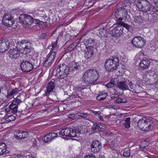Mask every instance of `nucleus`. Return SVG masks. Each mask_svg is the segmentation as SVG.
Here are the masks:
<instances>
[{
  "mask_svg": "<svg viewBox=\"0 0 158 158\" xmlns=\"http://www.w3.org/2000/svg\"><path fill=\"white\" fill-rule=\"evenodd\" d=\"M154 125L152 121L145 117H143L136 123L135 126L141 130L148 131L153 129Z\"/></svg>",
  "mask_w": 158,
  "mask_h": 158,
  "instance_id": "1",
  "label": "nucleus"
},
{
  "mask_svg": "<svg viewBox=\"0 0 158 158\" xmlns=\"http://www.w3.org/2000/svg\"><path fill=\"white\" fill-rule=\"evenodd\" d=\"M99 77L98 72L94 69H89L84 73L83 76L84 82L91 84L96 82Z\"/></svg>",
  "mask_w": 158,
  "mask_h": 158,
  "instance_id": "2",
  "label": "nucleus"
},
{
  "mask_svg": "<svg viewBox=\"0 0 158 158\" xmlns=\"http://www.w3.org/2000/svg\"><path fill=\"white\" fill-rule=\"evenodd\" d=\"M37 59H32L30 60V61H23L21 64V67L22 70L25 73H28L31 71L35 70L38 64L37 62Z\"/></svg>",
  "mask_w": 158,
  "mask_h": 158,
  "instance_id": "3",
  "label": "nucleus"
},
{
  "mask_svg": "<svg viewBox=\"0 0 158 158\" xmlns=\"http://www.w3.org/2000/svg\"><path fill=\"white\" fill-rule=\"evenodd\" d=\"M118 65V59L116 56L107 59L105 63V69L108 72H112L115 70Z\"/></svg>",
  "mask_w": 158,
  "mask_h": 158,
  "instance_id": "4",
  "label": "nucleus"
},
{
  "mask_svg": "<svg viewBox=\"0 0 158 158\" xmlns=\"http://www.w3.org/2000/svg\"><path fill=\"white\" fill-rule=\"evenodd\" d=\"M135 3L139 10L144 12L149 11L151 8V4L147 0H136Z\"/></svg>",
  "mask_w": 158,
  "mask_h": 158,
  "instance_id": "5",
  "label": "nucleus"
},
{
  "mask_svg": "<svg viewBox=\"0 0 158 158\" xmlns=\"http://www.w3.org/2000/svg\"><path fill=\"white\" fill-rule=\"evenodd\" d=\"M56 72V75L58 78H64L69 73V67L64 64H60Z\"/></svg>",
  "mask_w": 158,
  "mask_h": 158,
  "instance_id": "6",
  "label": "nucleus"
},
{
  "mask_svg": "<svg viewBox=\"0 0 158 158\" xmlns=\"http://www.w3.org/2000/svg\"><path fill=\"white\" fill-rule=\"evenodd\" d=\"M56 72V75L58 78H64L69 73V67L64 64H60Z\"/></svg>",
  "mask_w": 158,
  "mask_h": 158,
  "instance_id": "7",
  "label": "nucleus"
},
{
  "mask_svg": "<svg viewBox=\"0 0 158 158\" xmlns=\"http://www.w3.org/2000/svg\"><path fill=\"white\" fill-rule=\"evenodd\" d=\"M56 72V75L58 78H64L69 73V67L64 64H60Z\"/></svg>",
  "mask_w": 158,
  "mask_h": 158,
  "instance_id": "8",
  "label": "nucleus"
},
{
  "mask_svg": "<svg viewBox=\"0 0 158 158\" xmlns=\"http://www.w3.org/2000/svg\"><path fill=\"white\" fill-rule=\"evenodd\" d=\"M19 21L27 26L30 25L33 22V18L30 15L23 14L20 15Z\"/></svg>",
  "mask_w": 158,
  "mask_h": 158,
  "instance_id": "9",
  "label": "nucleus"
},
{
  "mask_svg": "<svg viewBox=\"0 0 158 158\" xmlns=\"http://www.w3.org/2000/svg\"><path fill=\"white\" fill-rule=\"evenodd\" d=\"M131 42L134 46L138 48H142L145 44V41L143 38L137 36L133 38Z\"/></svg>",
  "mask_w": 158,
  "mask_h": 158,
  "instance_id": "10",
  "label": "nucleus"
},
{
  "mask_svg": "<svg viewBox=\"0 0 158 158\" xmlns=\"http://www.w3.org/2000/svg\"><path fill=\"white\" fill-rule=\"evenodd\" d=\"M2 22L3 25L6 26L10 27L14 23L15 20L10 15L6 14L3 16Z\"/></svg>",
  "mask_w": 158,
  "mask_h": 158,
  "instance_id": "11",
  "label": "nucleus"
},
{
  "mask_svg": "<svg viewBox=\"0 0 158 158\" xmlns=\"http://www.w3.org/2000/svg\"><path fill=\"white\" fill-rule=\"evenodd\" d=\"M59 134L64 136L73 137H75L76 135L75 133L73 132V129L68 127L62 130L60 132Z\"/></svg>",
  "mask_w": 158,
  "mask_h": 158,
  "instance_id": "12",
  "label": "nucleus"
},
{
  "mask_svg": "<svg viewBox=\"0 0 158 158\" xmlns=\"http://www.w3.org/2000/svg\"><path fill=\"white\" fill-rule=\"evenodd\" d=\"M10 42L6 39L0 40V52L3 53L8 50L9 48Z\"/></svg>",
  "mask_w": 158,
  "mask_h": 158,
  "instance_id": "13",
  "label": "nucleus"
},
{
  "mask_svg": "<svg viewBox=\"0 0 158 158\" xmlns=\"http://www.w3.org/2000/svg\"><path fill=\"white\" fill-rule=\"evenodd\" d=\"M123 27L118 25V26L112 30L110 34L112 36L114 37H120L123 34Z\"/></svg>",
  "mask_w": 158,
  "mask_h": 158,
  "instance_id": "14",
  "label": "nucleus"
},
{
  "mask_svg": "<svg viewBox=\"0 0 158 158\" xmlns=\"http://www.w3.org/2000/svg\"><path fill=\"white\" fill-rule=\"evenodd\" d=\"M56 55L55 51L49 53L48 56L44 61V66L48 67L51 65L54 61V58Z\"/></svg>",
  "mask_w": 158,
  "mask_h": 158,
  "instance_id": "15",
  "label": "nucleus"
},
{
  "mask_svg": "<svg viewBox=\"0 0 158 158\" xmlns=\"http://www.w3.org/2000/svg\"><path fill=\"white\" fill-rule=\"evenodd\" d=\"M32 44L31 42L27 43V45H25L24 47L19 49L20 53L23 54H26L30 52L33 50Z\"/></svg>",
  "mask_w": 158,
  "mask_h": 158,
  "instance_id": "16",
  "label": "nucleus"
},
{
  "mask_svg": "<svg viewBox=\"0 0 158 158\" xmlns=\"http://www.w3.org/2000/svg\"><path fill=\"white\" fill-rule=\"evenodd\" d=\"M28 133L27 132L18 130L15 132L14 136L16 139H20L27 138L28 136Z\"/></svg>",
  "mask_w": 158,
  "mask_h": 158,
  "instance_id": "17",
  "label": "nucleus"
},
{
  "mask_svg": "<svg viewBox=\"0 0 158 158\" xmlns=\"http://www.w3.org/2000/svg\"><path fill=\"white\" fill-rule=\"evenodd\" d=\"M101 148V143L98 141L94 140L91 145V151L94 153L97 152Z\"/></svg>",
  "mask_w": 158,
  "mask_h": 158,
  "instance_id": "18",
  "label": "nucleus"
},
{
  "mask_svg": "<svg viewBox=\"0 0 158 158\" xmlns=\"http://www.w3.org/2000/svg\"><path fill=\"white\" fill-rule=\"evenodd\" d=\"M19 49H10L8 53L10 57L15 59H17L20 56Z\"/></svg>",
  "mask_w": 158,
  "mask_h": 158,
  "instance_id": "19",
  "label": "nucleus"
},
{
  "mask_svg": "<svg viewBox=\"0 0 158 158\" xmlns=\"http://www.w3.org/2000/svg\"><path fill=\"white\" fill-rule=\"evenodd\" d=\"M122 14V16L124 18H126L127 16V12L124 11V9H122L121 8H118L117 9L116 11L114 13V18H116V20L118 21L119 20V18L120 17H118L117 16H121V15Z\"/></svg>",
  "mask_w": 158,
  "mask_h": 158,
  "instance_id": "20",
  "label": "nucleus"
},
{
  "mask_svg": "<svg viewBox=\"0 0 158 158\" xmlns=\"http://www.w3.org/2000/svg\"><path fill=\"white\" fill-rule=\"evenodd\" d=\"M55 79H52L48 84L47 86V92L44 94L48 95L54 89L55 87Z\"/></svg>",
  "mask_w": 158,
  "mask_h": 158,
  "instance_id": "21",
  "label": "nucleus"
},
{
  "mask_svg": "<svg viewBox=\"0 0 158 158\" xmlns=\"http://www.w3.org/2000/svg\"><path fill=\"white\" fill-rule=\"evenodd\" d=\"M95 42V41L94 39L89 38L85 42L84 44L87 49H93L94 48L93 46Z\"/></svg>",
  "mask_w": 158,
  "mask_h": 158,
  "instance_id": "22",
  "label": "nucleus"
},
{
  "mask_svg": "<svg viewBox=\"0 0 158 158\" xmlns=\"http://www.w3.org/2000/svg\"><path fill=\"white\" fill-rule=\"evenodd\" d=\"M79 64L78 62L75 61H70L69 64V71H76L78 70Z\"/></svg>",
  "mask_w": 158,
  "mask_h": 158,
  "instance_id": "23",
  "label": "nucleus"
},
{
  "mask_svg": "<svg viewBox=\"0 0 158 158\" xmlns=\"http://www.w3.org/2000/svg\"><path fill=\"white\" fill-rule=\"evenodd\" d=\"M150 64V61L148 59H143L139 64V68L142 69H146Z\"/></svg>",
  "mask_w": 158,
  "mask_h": 158,
  "instance_id": "24",
  "label": "nucleus"
},
{
  "mask_svg": "<svg viewBox=\"0 0 158 158\" xmlns=\"http://www.w3.org/2000/svg\"><path fill=\"white\" fill-rule=\"evenodd\" d=\"M123 19L122 18L120 17L119 18V20L117 22V24L119 25L120 26H121L123 27H125L128 31L131 32L132 31L131 26L123 22H122V20Z\"/></svg>",
  "mask_w": 158,
  "mask_h": 158,
  "instance_id": "25",
  "label": "nucleus"
},
{
  "mask_svg": "<svg viewBox=\"0 0 158 158\" xmlns=\"http://www.w3.org/2000/svg\"><path fill=\"white\" fill-rule=\"evenodd\" d=\"M119 89L125 90H130L128 88V85L126 83L125 81H118L116 85Z\"/></svg>",
  "mask_w": 158,
  "mask_h": 158,
  "instance_id": "26",
  "label": "nucleus"
},
{
  "mask_svg": "<svg viewBox=\"0 0 158 158\" xmlns=\"http://www.w3.org/2000/svg\"><path fill=\"white\" fill-rule=\"evenodd\" d=\"M7 145L6 143L1 142L0 143V155L6 154Z\"/></svg>",
  "mask_w": 158,
  "mask_h": 158,
  "instance_id": "27",
  "label": "nucleus"
},
{
  "mask_svg": "<svg viewBox=\"0 0 158 158\" xmlns=\"http://www.w3.org/2000/svg\"><path fill=\"white\" fill-rule=\"evenodd\" d=\"M151 11L154 14L158 15V2H154L151 4Z\"/></svg>",
  "mask_w": 158,
  "mask_h": 158,
  "instance_id": "28",
  "label": "nucleus"
},
{
  "mask_svg": "<svg viewBox=\"0 0 158 158\" xmlns=\"http://www.w3.org/2000/svg\"><path fill=\"white\" fill-rule=\"evenodd\" d=\"M29 42H31L29 40H27L25 39H24L20 41H19L17 42L16 44V48L18 49H20L21 48H22V46H21V45H24V46L27 45V43Z\"/></svg>",
  "mask_w": 158,
  "mask_h": 158,
  "instance_id": "29",
  "label": "nucleus"
},
{
  "mask_svg": "<svg viewBox=\"0 0 158 158\" xmlns=\"http://www.w3.org/2000/svg\"><path fill=\"white\" fill-rule=\"evenodd\" d=\"M107 94L104 92H99L98 96L97 97V99L98 100H103L105 99L107 96Z\"/></svg>",
  "mask_w": 158,
  "mask_h": 158,
  "instance_id": "30",
  "label": "nucleus"
},
{
  "mask_svg": "<svg viewBox=\"0 0 158 158\" xmlns=\"http://www.w3.org/2000/svg\"><path fill=\"white\" fill-rule=\"evenodd\" d=\"M10 111L13 114L16 113L17 111L18 106L15 104H13L12 102L9 106Z\"/></svg>",
  "mask_w": 158,
  "mask_h": 158,
  "instance_id": "31",
  "label": "nucleus"
},
{
  "mask_svg": "<svg viewBox=\"0 0 158 158\" xmlns=\"http://www.w3.org/2000/svg\"><path fill=\"white\" fill-rule=\"evenodd\" d=\"M93 49H87L86 51L85 55V57L87 59H88L91 58L94 55V53Z\"/></svg>",
  "mask_w": 158,
  "mask_h": 158,
  "instance_id": "32",
  "label": "nucleus"
},
{
  "mask_svg": "<svg viewBox=\"0 0 158 158\" xmlns=\"http://www.w3.org/2000/svg\"><path fill=\"white\" fill-rule=\"evenodd\" d=\"M100 126L99 123L95 122L91 127L92 131L94 133L96 132L97 129L98 130L99 128H102V127H101Z\"/></svg>",
  "mask_w": 158,
  "mask_h": 158,
  "instance_id": "33",
  "label": "nucleus"
},
{
  "mask_svg": "<svg viewBox=\"0 0 158 158\" xmlns=\"http://www.w3.org/2000/svg\"><path fill=\"white\" fill-rule=\"evenodd\" d=\"M57 43L58 42L56 40L55 41L51 43V45L49 46L48 48L51 49L52 51L56 50L58 47Z\"/></svg>",
  "mask_w": 158,
  "mask_h": 158,
  "instance_id": "34",
  "label": "nucleus"
},
{
  "mask_svg": "<svg viewBox=\"0 0 158 158\" xmlns=\"http://www.w3.org/2000/svg\"><path fill=\"white\" fill-rule=\"evenodd\" d=\"M99 34L100 36L102 37H106L108 36V33L106 31L104 28H101L99 31Z\"/></svg>",
  "mask_w": 158,
  "mask_h": 158,
  "instance_id": "35",
  "label": "nucleus"
},
{
  "mask_svg": "<svg viewBox=\"0 0 158 158\" xmlns=\"http://www.w3.org/2000/svg\"><path fill=\"white\" fill-rule=\"evenodd\" d=\"M130 118H126L125 120V123L123 125L125 126V127L127 128H128L130 127Z\"/></svg>",
  "mask_w": 158,
  "mask_h": 158,
  "instance_id": "36",
  "label": "nucleus"
},
{
  "mask_svg": "<svg viewBox=\"0 0 158 158\" xmlns=\"http://www.w3.org/2000/svg\"><path fill=\"white\" fill-rule=\"evenodd\" d=\"M22 102V101L21 100L20 97L19 96H18L16 98L15 100L13 101L12 104H15L18 106V105Z\"/></svg>",
  "mask_w": 158,
  "mask_h": 158,
  "instance_id": "37",
  "label": "nucleus"
},
{
  "mask_svg": "<svg viewBox=\"0 0 158 158\" xmlns=\"http://www.w3.org/2000/svg\"><path fill=\"white\" fill-rule=\"evenodd\" d=\"M115 81L111 80V81L106 85V86L108 88H111L114 87V85H116Z\"/></svg>",
  "mask_w": 158,
  "mask_h": 158,
  "instance_id": "38",
  "label": "nucleus"
},
{
  "mask_svg": "<svg viewBox=\"0 0 158 158\" xmlns=\"http://www.w3.org/2000/svg\"><path fill=\"white\" fill-rule=\"evenodd\" d=\"M18 90V88H15L12 89L11 91H10L9 93L8 91V94L6 96V97L7 98L9 96H12L14 94L17 92Z\"/></svg>",
  "mask_w": 158,
  "mask_h": 158,
  "instance_id": "39",
  "label": "nucleus"
},
{
  "mask_svg": "<svg viewBox=\"0 0 158 158\" xmlns=\"http://www.w3.org/2000/svg\"><path fill=\"white\" fill-rule=\"evenodd\" d=\"M51 138V137H50V135H48V134L47 135H46L45 136L44 138V142L46 143H47L51 141L52 140V138Z\"/></svg>",
  "mask_w": 158,
  "mask_h": 158,
  "instance_id": "40",
  "label": "nucleus"
},
{
  "mask_svg": "<svg viewBox=\"0 0 158 158\" xmlns=\"http://www.w3.org/2000/svg\"><path fill=\"white\" fill-rule=\"evenodd\" d=\"M77 117H80L81 118H85L88 116V114L86 113H79L77 114Z\"/></svg>",
  "mask_w": 158,
  "mask_h": 158,
  "instance_id": "41",
  "label": "nucleus"
},
{
  "mask_svg": "<svg viewBox=\"0 0 158 158\" xmlns=\"http://www.w3.org/2000/svg\"><path fill=\"white\" fill-rule=\"evenodd\" d=\"M149 144V143L146 141H143L141 142L140 144V148H145L147 147Z\"/></svg>",
  "mask_w": 158,
  "mask_h": 158,
  "instance_id": "42",
  "label": "nucleus"
},
{
  "mask_svg": "<svg viewBox=\"0 0 158 158\" xmlns=\"http://www.w3.org/2000/svg\"><path fill=\"white\" fill-rule=\"evenodd\" d=\"M134 21L136 23H141L143 22V19L140 16L135 17L134 19Z\"/></svg>",
  "mask_w": 158,
  "mask_h": 158,
  "instance_id": "43",
  "label": "nucleus"
},
{
  "mask_svg": "<svg viewBox=\"0 0 158 158\" xmlns=\"http://www.w3.org/2000/svg\"><path fill=\"white\" fill-rule=\"evenodd\" d=\"M47 36V34L46 33H42L39 36V40H43Z\"/></svg>",
  "mask_w": 158,
  "mask_h": 158,
  "instance_id": "44",
  "label": "nucleus"
},
{
  "mask_svg": "<svg viewBox=\"0 0 158 158\" xmlns=\"http://www.w3.org/2000/svg\"><path fill=\"white\" fill-rule=\"evenodd\" d=\"M8 116V117L6 118V120L8 121L11 122L14 120L15 119V116L13 115Z\"/></svg>",
  "mask_w": 158,
  "mask_h": 158,
  "instance_id": "45",
  "label": "nucleus"
},
{
  "mask_svg": "<svg viewBox=\"0 0 158 158\" xmlns=\"http://www.w3.org/2000/svg\"><path fill=\"white\" fill-rule=\"evenodd\" d=\"M48 134L50 135V137H51V138H52V140L53 139L57 137V134L54 132L50 133Z\"/></svg>",
  "mask_w": 158,
  "mask_h": 158,
  "instance_id": "46",
  "label": "nucleus"
},
{
  "mask_svg": "<svg viewBox=\"0 0 158 158\" xmlns=\"http://www.w3.org/2000/svg\"><path fill=\"white\" fill-rule=\"evenodd\" d=\"M68 117L69 118L72 119H74L76 118H77V114H69L68 115Z\"/></svg>",
  "mask_w": 158,
  "mask_h": 158,
  "instance_id": "47",
  "label": "nucleus"
},
{
  "mask_svg": "<svg viewBox=\"0 0 158 158\" xmlns=\"http://www.w3.org/2000/svg\"><path fill=\"white\" fill-rule=\"evenodd\" d=\"M130 155V150H127V151H124L123 153V155L124 156L126 157H128Z\"/></svg>",
  "mask_w": 158,
  "mask_h": 158,
  "instance_id": "48",
  "label": "nucleus"
},
{
  "mask_svg": "<svg viewBox=\"0 0 158 158\" xmlns=\"http://www.w3.org/2000/svg\"><path fill=\"white\" fill-rule=\"evenodd\" d=\"M84 158H96L95 156L93 154L86 155Z\"/></svg>",
  "mask_w": 158,
  "mask_h": 158,
  "instance_id": "49",
  "label": "nucleus"
},
{
  "mask_svg": "<svg viewBox=\"0 0 158 158\" xmlns=\"http://www.w3.org/2000/svg\"><path fill=\"white\" fill-rule=\"evenodd\" d=\"M92 112L93 113L94 115L98 116L101 114V112L100 111H93Z\"/></svg>",
  "mask_w": 158,
  "mask_h": 158,
  "instance_id": "50",
  "label": "nucleus"
},
{
  "mask_svg": "<svg viewBox=\"0 0 158 158\" xmlns=\"http://www.w3.org/2000/svg\"><path fill=\"white\" fill-rule=\"evenodd\" d=\"M115 102L116 103H122V98H118L117 99L115 100Z\"/></svg>",
  "mask_w": 158,
  "mask_h": 158,
  "instance_id": "51",
  "label": "nucleus"
},
{
  "mask_svg": "<svg viewBox=\"0 0 158 158\" xmlns=\"http://www.w3.org/2000/svg\"><path fill=\"white\" fill-rule=\"evenodd\" d=\"M129 86H128V88L130 89H133V84L131 82H130L129 83V84H128Z\"/></svg>",
  "mask_w": 158,
  "mask_h": 158,
  "instance_id": "52",
  "label": "nucleus"
},
{
  "mask_svg": "<svg viewBox=\"0 0 158 158\" xmlns=\"http://www.w3.org/2000/svg\"><path fill=\"white\" fill-rule=\"evenodd\" d=\"M118 94H112L111 95V98L112 99L118 98Z\"/></svg>",
  "mask_w": 158,
  "mask_h": 158,
  "instance_id": "53",
  "label": "nucleus"
},
{
  "mask_svg": "<svg viewBox=\"0 0 158 158\" xmlns=\"http://www.w3.org/2000/svg\"><path fill=\"white\" fill-rule=\"evenodd\" d=\"M34 20L35 21V23L38 24H41L42 23H43L41 21L37 19H35Z\"/></svg>",
  "mask_w": 158,
  "mask_h": 158,
  "instance_id": "54",
  "label": "nucleus"
},
{
  "mask_svg": "<svg viewBox=\"0 0 158 158\" xmlns=\"http://www.w3.org/2000/svg\"><path fill=\"white\" fill-rule=\"evenodd\" d=\"M73 132H74L75 133L76 135L75 136V137H76L77 136V134H79L80 133V131L79 130H76L75 131H74L73 129Z\"/></svg>",
  "mask_w": 158,
  "mask_h": 158,
  "instance_id": "55",
  "label": "nucleus"
},
{
  "mask_svg": "<svg viewBox=\"0 0 158 158\" xmlns=\"http://www.w3.org/2000/svg\"><path fill=\"white\" fill-rule=\"evenodd\" d=\"M73 49V48L72 47H71V46L70 45V46L68 47L66 50H68L67 52H71V51H72Z\"/></svg>",
  "mask_w": 158,
  "mask_h": 158,
  "instance_id": "56",
  "label": "nucleus"
},
{
  "mask_svg": "<svg viewBox=\"0 0 158 158\" xmlns=\"http://www.w3.org/2000/svg\"><path fill=\"white\" fill-rule=\"evenodd\" d=\"M122 103H125L127 102V99L126 98L123 97L122 98Z\"/></svg>",
  "mask_w": 158,
  "mask_h": 158,
  "instance_id": "57",
  "label": "nucleus"
},
{
  "mask_svg": "<svg viewBox=\"0 0 158 158\" xmlns=\"http://www.w3.org/2000/svg\"><path fill=\"white\" fill-rule=\"evenodd\" d=\"M77 45V43H72L71 46L72 47L73 49H74L76 47Z\"/></svg>",
  "mask_w": 158,
  "mask_h": 158,
  "instance_id": "58",
  "label": "nucleus"
},
{
  "mask_svg": "<svg viewBox=\"0 0 158 158\" xmlns=\"http://www.w3.org/2000/svg\"><path fill=\"white\" fill-rule=\"evenodd\" d=\"M58 6L60 7H62L63 6V3L62 0L60 1L58 3Z\"/></svg>",
  "mask_w": 158,
  "mask_h": 158,
  "instance_id": "59",
  "label": "nucleus"
},
{
  "mask_svg": "<svg viewBox=\"0 0 158 158\" xmlns=\"http://www.w3.org/2000/svg\"><path fill=\"white\" fill-rule=\"evenodd\" d=\"M74 36L73 35H66L65 37L66 38H69V39H72L74 38Z\"/></svg>",
  "mask_w": 158,
  "mask_h": 158,
  "instance_id": "60",
  "label": "nucleus"
},
{
  "mask_svg": "<svg viewBox=\"0 0 158 158\" xmlns=\"http://www.w3.org/2000/svg\"><path fill=\"white\" fill-rule=\"evenodd\" d=\"M2 89H4L5 90H7V86L6 84H4L3 86L1 87Z\"/></svg>",
  "mask_w": 158,
  "mask_h": 158,
  "instance_id": "61",
  "label": "nucleus"
},
{
  "mask_svg": "<svg viewBox=\"0 0 158 158\" xmlns=\"http://www.w3.org/2000/svg\"><path fill=\"white\" fill-rule=\"evenodd\" d=\"M98 117H99V119L101 120V121H103V117L100 114L98 116Z\"/></svg>",
  "mask_w": 158,
  "mask_h": 158,
  "instance_id": "62",
  "label": "nucleus"
},
{
  "mask_svg": "<svg viewBox=\"0 0 158 158\" xmlns=\"http://www.w3.org/2000/svg\"><path fill=\"white\" fill-rule=\"evenodd\" d=\"M6 158H12L10 156H7V157Z\"/></svg>",
  "mask_w": 158,
  "mask_h": 158,
  "instance_id": "63",
  "label": "nucleus"
},
{
  "mask_svg": "<svg viewBox=\"0 0 158 158\" xmlns=\"http://www.w3.org/2000/svg\"><path fill=\"white\" fill-rule=\"evenodd\" d=\"M111 106V108H113V109H115V108H114V107H115V106Z\"/></svg>",
  "mask_w": 158,
  "mask_h": 158,
  "instance_id": "64",
  "label": "nucleus"
}]
</instances>
